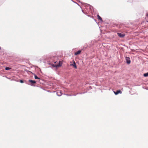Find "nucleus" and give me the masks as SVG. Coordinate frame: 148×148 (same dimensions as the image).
Instances as JSON below:
<instances>
[{"label":"nucleus","instance_id":"nucleus-12","mask_svg":"<svg viewBox=\"0 0 148 148\" xmlns=\"http://www.w3.org/2000/svg\"><path fill=\"white\" fill-rule=\"evenodd\" d=\"M20 82L21 83H23V80H20Z\"/></svg>","mask_w":148,"mask_h":148},{"label":"nucleus","instance_id":"nucleus-9","mask_svg":"<svg viewBox=\"0 0 148 148\" xmlns=\"http://www.w3.org/2000/svg\"><path fill=\"white\" fill-rule=\"evenodd\" d=\"M144 76L145 77H147L148 76V72L147 73H145L144 74Z\"/></svg>","mask_w":148,"mask_h":148},{"label":"nucleus","instance_id":"nucleus-8","mask_svg":"<svg viewBox=\"0 0 148 148\" xmlns=\"http://www.w3.org/2000/svg\"><path fill=\"white\" fill-rule=\"evenodd\" d=\"M97 17L98 19L100 21H102V19L101 18L98 14L97 15Z\"/></svg>","mask_w":148,"mask_h":148},{"label":"nucleus","instance_id":"nucleus-2","mask_svg":"<svg viewBox=\"0 0 148 148\" xmlns=\"http://www.w3.org/2000/svg\"><path fill=\"white\" fill-rule=\"evenodd\" d=\"M125 58L126 60L127 63L128 64H130L131 62L130 58L127 57H126Z\"/></svg>","mask_w":148,"mask_h":148},{"label":"nucleus","instance_id":"nucleus-15","mask_svg":"<svg viewBox=\"0 0 148 148\" xmlns=\"http://www.w3.org/2000/svg\"><path fill=\"white\" fill-rule=\"evenodd\" d=\"M147 22H148V21H147Z\"/></svg>","mask_w":148,"mask_h":148},{"label":"nucleus","instance_id":"nucleus-14","mask_svg":"<svg viewBox=\"0 0 148 148\" xmlns=\"http://www.w3.org/2000/svg\"><path fill=\"white\" fill-rule=\"evenodd\" d=\"M147 16H148V13L147 14Z\"/></svg>","mask_w":148,"mask_h":148},{"label":"nucleus","instance_id":"nucleus-7","mask_svg":"<svg viewBox=\"0 0 148 148\" xmlns=\"http://www.w3.org/2000/svg\"><path fill=\"white\" fill-rule=\"evenodd\" d=\"M81 52V51L79 50V51H78L77 52H75V54H74L75 55H77L78 54H80Z\"/></svg>","mask_w":148,"mask_h":148},{"label":"nucleus","instance_id":"nucleus-10","mask_svg":"<svg viewBox=\"0 0 148 148\" xmlns=\"http://www.w3.org/2000/svg\"><path fill=\"white\" fill-rule=\"evenodd\" d=\"M11 69V68L9 67H6L5 68V70H8Z\"/></svg>","mask_w":148,"mask_h":148},{"label":"nucleus","instance_id":"nucleus-13","mask_svg":"<svg viewBox=\"0 0 148 148\" xmlns=\"http://www.w3.org/2000/svg\"><path fill=\"white\" fill-rule=\"evenodd\" d=\"M59 92V93H60V92H57V94H58V93ZM58 95H59V96H60V95H60H60H58Z\"/></svg>","mask_w":148,"mask_h":148},{"label":"nucleus","instance_id":"nucleus-11","mask_svg":"<svg viewBox=\"0 0 148 148\" xmlns=\"http://www.w3.org/2000/svg\"><path fill=\"white\" fill-rule=\"evenodd\" d=\"M34 78H35V79H40V78H38V77L36 75H35Z\"/></svg>","mask_w":148,"mask_h":148},{"label":"nucleus","instance_id":"nucleus-1","mask_svg":"<svg viewBox=\"0 0 148 148\" xmlns=\"http://www.w3.org/2000/svg\"><path fill=\"white\" fill-rule=\"evenodd\" d=\"M117 34L121 38L123 37L125 35V34H122L119 33H117Z\"/></svg>","mask_w":148,"mask_h":148},{"label":"nucleus","instance_id":"nucleus-4","mask_svg":"<svg viewBox=\"0 0 148 148\" xmlns=\"http://www.w3.org/2000/svg\"><path fill=\"white\" fill-rule=\"evenodd\" d=\"M114 93H115V95H117L119 93L121 94L122 93V92L121 91V90H117L116 92L114 91Z\"/></svg>","mask_w":148,"mask_h":148},{"label":"nucleus","instance_id":"nucleus-3","mask_svg":"<svg viewBox=\"0 0 148 148\" xmlns=\"http://www.w3.org/2000/svg\"><path fill=\"white\" fill-rule=\"evenodd\" d=\"M62 65V62H59V63L56 65H55V66H54V67H58L60 66H61Z\"/></svg>","mask_w":148,"mask_h":148},{"label":"nucleus","instance_id":"nucleus-5","mask_svg":"<svg viewBox=\"0 0 148 148\" xmlns=\"http://www.w3.org/2000/svg\"><path fill=\"white\" fill-rule=\"evenodd\" d=\"M29 82H30L32 84H35L36 83V82L32 80H29Z\"/></svg>","mask_w":148,"mask_h":148},{"label":"nucleus","instance_id":"nucleus-6","mask_svg":"<svg viewBox=\"0 0 148 148\" xmlns=\"http://www.w3.org/2000/svg\"><path fill=\"white\" fill-rule=\"evenodd\" d=\"M71 65L73 66L75 69L77 68V66H76V64L75 62V61L73 62V64H71Z\"/></svg>","mask_w":148,"mask_h":148}]
</instances>
